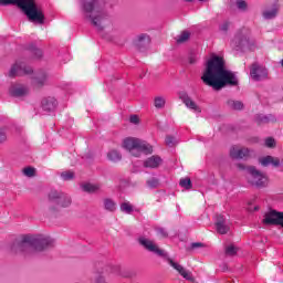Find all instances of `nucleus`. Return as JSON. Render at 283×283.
Wrapping results in <instances>:
<instances>
[{
    "label": "nucleus",
    "instance_id": "1",
    "mask_svg": "<svg viewBox=\"0 0 283 283\" xmlns=\"http://www.w3.org/2000/svg\"><path fill=\"white\" fill-rule=\"evenodd\" d=\"M201 81L205 85L212 87L216 92L224 90L227 85L235 87L239 83L235 73L227 70L224 57L218 55H213L207 61Z\"/></svg>",
    "mask_w": 283,
    "mask_h": 283
},
{
    "label": "nucleus",
    "instance_id": "27",
    "mask_svg": "<svg viewBox=\"0 0 283 283\" xmlns=\"http://www.w3.org/2000/svg\"><path fill=\"white\" fill-rule=\"evenodd\" d=\"M227 105L230 109L241 111L244 109V103L241 101L228 99Z\"/></svg>",
    "mask_w": 283,
    "mask_h": 283
},
{
    "label": "nucleus",
    "instance_id": "19",
    "mask_svg": "<svg viewBox=\"0 0 283 283\" xmlns=\"http://www.w3.org/2000/svg\"><path fill=\"white\" fill-rule=\"evenodd\" d=\"M59 106V102L54 97H46L42 99L41 107L43 112H54L56 107Z\"/></svg>",
    "mask_w": 283,
    "mask_h": 283
},
{
    "label": "nucleus",
    "instance_id": "21",
    "mask_svg": "<svg viewBox=\"0 0 283 283\" xmlns=\"http://www.w3.org/2000/svg\"><path fill=\"white\" fill-rule=\"evenodd\" d=\"M279 12H280V7H277V4H273L271 9L264 10L262 12V17L266 21H271V19H275V17H277Z\"/></svg>",
    "mask_w": 283,
    "mask_h": 283
},
{
    "label": "nucleus",
    "instance_id": "2",
    "mask_svg": "<svg viewBox=\"0 0 283 283\" xmlns=\"http://www.w3.org/2000/svg\"><path fill=\"white\" fill-rule=\"evenodd\" d=\"M84 19L91 22L93 28H96L99 32L105 29L103 23L107 19V12H105V0H81L80 1Z\"/></svg>",
    "mask_w": 283,
    "mask_h": 283
},
{
    "label": "nucleus",
    "instance_id": "39",
    "mask_svg": "<svg viewBox=\"0 0 283 283\" xmlns=\"http://www.w3.org/2000/svg\"><path fill=\"white\" fill-rule=\"evenodd\" d=\"M157 235H160V238H169V233L165 228H156Z\"/></svg>",
    "mask_w": 283,
    "mask_h": 283
},
{
    "label": "nucleus",
    "instance_id": "18",
    "mask_svg": "<svg viewBox=\"0 0 283 283\" xmlns=\"http://www.w3.org/2000/svg\"><path fill=\"white\" fill-rule=\"evenodd\" d=\"M160 165H163V158L158 155H153L144 161V167L146 169H158Z\"/></svg>",
    "mask_w": 283,
    "mask_h": 283
},
{
    "label": "nucleus",
    "instance_id": "42",
    "mask_svg": "<svg viewBox=\"0 0 283 283\" xmlns=\"http://www.w3.org/2000/svg\"><path fill=\"white\" fill-rule=\"evenodd\" d=\"M166 145H168V147H174V145H176V138L168 135L166 137Z\"/></svg>",
    "mask_w": 283,
    "mask_h": 283
},
{
    "label": "nucleus",
    "instance_id": "45",
    "mask_svg": "<svg viewBox=\"0 0 283 283\" xmlns=\"http://www.w3.org/2000/svg\"><path fill=\"white\" fill-rule=\"evenodd\" d=\"M138 122H139V119H138L137 115L130 116V123H133L134 125H138Z\"/></svg>",
    "mask_w": 283,
    "mask_h": 283
},
{
    "label": "nucleus",
    "instance_id": "5",
    "mask_svg": "<svg viewBox=\"0 0 283 283\" xmlns=\"http://www.w3.org/2000/svg\"><path fill=\"white\" fill-rule=\"evenodd\" d=\"M137 241L140 244V247H144L146 251H149V253H155V255H158V258H166V261L168 262V264H170V266H172L175 271L179 272L185 280H187L188 282H193V276L191 275V272L185 270L182 265H180L179 263H176L170 258H167V252L158 248V245L154 243V241L145 237H139Z\"/></svg>",
    "mask_w": 283,
    "mask_h": 283
},
{
    "label": "nucleus",
    "instance_id": "47",
    "mask_svg": "<svg viewBox=\"0 0 283 283\" xmlns=\"http://www.w3.org/2000/svg\"><path fill=\"white\" fill-rule=\"evenodd\" d=\"M260 210V208L259 207H254V211H259Z\"/></svg>",
    "mask_w": 283,
    "mask_h": 283
},
{
    "label": "nucleus",
    "instance_id": "20",
    "mask_svg": "<svg viewBox=\"0 0 283 283\" xmlns=\"http://www.w3.org/2000/svg\"><path fill=\"white\" fill-rule=\"evenodd\" d=\"M11 96L20 98V96H25L28 94V87L23 85H12L9 90Z\"/></svg>",
    "mask_w": 283,
    "mask_h": 283
},
{
    "label": "nucleus",
    "instance_id": "17",
    "mask_svg": "<svg viewBox=\"0 0 283 283\" xmlns=\"http://www.w3.org/2000/svg\"><path fill=\"white\" fill-rule=\"evenodd\" d=\"M178 96L179 99L182 101V103L186 105V107H188V109H193V112H200V107L198 106V104H196V102H193V99H191L187 92L181 91L178 93Z\"/></svg>",
    "mask_w": 283,
    "mask_h": 283
},
{
    "label": "nucleus",
    "instance_id": "11",
    "mask_svg": "<svg viewBox=\"0 0 283 283\" xmlns=\"http://www.w3.org/2000/svg\"><path fill=\"white\" fill-rule=\"evenodd\" d=\"M32 67L21 61H17L9 71V76L10 78H14L17 76H23V74H32Z\"/></svg>",
    "mask_w": 283,
    "mask_h": 283
},
{
    "label": "nucleus",
    "instance_id": "36",
    "mask_svg": "<svg viewBox=\"0 0 283 283\" xmlns=\"http://www.w3.org/2000/svg\"><path fill=\"white\" fill-rule=\"evenodd\" d=\"M22 174L24 176H27V178H34L35 174H36V169L32 168V167H27L22 170Z\"/></svg>",
    "mask_w": 283,
    "mask_h": 283
},
{
    "label": "nucleus",
    "instance_id": "37",
    "mask_svg": "<svg viewBox=\"0 0 283 283\" xmlns=\"http://www.w3.org/2000/svg\"><path fill=\"white\" fill-rule=\"evenodd\" d=\"M74 171L72 170H67V171H63L61 174V178L62 180L69 181V180H74Z\"/></svg>",
    "mask_w": 283,
    "mask_h": 283
},
{
    "label": "nucleus",
    "instance_id": "12",
    "mask_svg": "<svg viewBox=\"0 0 283 283\" xmlns=\"http://www.w3.org/2000/svg\"><path fill=\"white\" fill-rule=\"evenodd\" d=\"M151 43V38L147 33H140L134 40V45L139 52H147Z\"/></svg>",
    "mask_w": 283,
    "mask_h": 283
},
{
    "label": "nucleus",
    "instance_id": "8",
    "mask_svg": "<svg viewBox=\"0 0 283 283\" xmlns=\"http://www.w3.org/2000/svg\"><path fill=\"white\" fill-rule=\"evenodd\" d=\"M72 206V197L63 191L51 190L49 192L50 211H59V209H67Z\"/></svg>",
    "mask_w": 283,
    "mask_h": 283
},
{
    "label": "nucleus",
    "instance_id": "28",
    "mask_svg": "<svg viewBox=\"0 0 283 283\" xmlns=\"http://www.w3.org/2000/svg\"><path fill=\"white\" fill-rule=\"evenodd\" d=\"M167 103V99L163 96H156L154 99V106L156 109H163Z\"/></svg>",
    "mask_w": 283,
    "mask_h": 283
},
{
    "label": "nucleus",
    "instance_id": "24",
    "mask_svg": "<svg viewBox=\"0 0 283 283\" xmlns=\"http://www.w3.org/2000/svg\"><path fill=\"white\" fill-rule=\"evenodd\" d=\"M27 50L29 53H31V56H33V59H41L43 56V51L36 48L34 43L29 44L27 46Z\"/></svg>",
    "mask_w": 283,
    "mask_h": 283
},
{
    "label": "nucleus",
    "instance_id": "7",
    "mask_svg": "<svg viewBox=\"0 0 283 283\" xmlns=\"http://www.w3.org/2000/svg\"><path fill=\"white\" fill-rule=\"evenodd\" d=\"M123 147L127 149L132 156H135V158H140V154H145L146 156L154 154V147L149 143L134 137L124 139Z\"/></svg>",
    "mask_w": 283,
    "mask_h": 283
},
{
    "label": "nucleus",
    "instance_id": "23",
    "mask_svg": "<svg viewBox=\"0 0 283 283\" xmlns=\"http://www.w3.org/2000/svg\"><path fill=\"white\" fill-rule=\"evenodd\" d=\"M82 190L85 191L86 193H98L101 191V185L99 184H82L81 185Z\"/></svg>",
    "mask_w": 283,
    "mask_h": 283
},
{
    "label": "nucleus",
    "instance_id": "25",
    "mask_svg": "<svg viewBox=\"0 0 283 283\" xmlns=\"http://www.w3.org/2000/svg\"><path fill=\"white\" fill-rule=\"evenodd\" d=\"M103 207L105 211H109L111 213H114V211H116V201L114 199L105 198L103 200Z\"/></svg>",
    "mask_w": 283,
    "mask_h": 283
},
{
    "label": "nucleus",
    "instance_id": "10",
    "mask_svg": "<svg viewBox=\"0 0 283 283\" xmlns=\"http://www.w3.org/2000/svg\"><path fill=\"white\" fill-rule=\"evenodd\" d=\"M250 76L252 81H264L269 78V70L258 62H254L250 67Z\"/></svg>",
    "mask_w": 283,
    "mask_h": 283
},
{
    "label": "nucleus",
    "instance_id": "30",
    "mask_svg": "<svg viewBox=\"0 0 283 283\" xmlns=\"http://www.w3.org/2000/svg\"><path fill=\"white\" fill-rule=\"evenodd\" d=\"M120 211L123 213H133L134 212V206H132V203H129V201L123 202L120 205Z\"/></svg>",
    "mask_w": 283,
    "mask_h": 283
},
{
    "label": "nucleus",
    "instance_id": "9",
    "mask_svg": "<svg viewBox=\"0 0 283 283\" xmlns=\"http://www.w3.org/2000/svg\"><path fill=\"white\" fill-rule=\"evenodd\" d=\"M255 40L251 38V33L247 30H240L231 41V48L240 52V50H251L254 48Z\"/></svg>",
    "mask_w": 283,
    "mask_h": 283
},
{
    "label": "nucleus",
    "instance_id": "44",
    "mask_svg": "<svg viewBox=\"0 0 283 283\" xmlns=\"http://www.w3.org/2000/svg\"><path fill=\"white\" fill-rule=\"evenodd\" d=\"M202 247H205V243H202V242H193V243H191L190 249L191 250H193V249H202Z\"/></svg>",
    "mask_w": 283,
    "mask_h": 283
},
{
    "label": "nucleus",
    "instance_id": "49",
    "mask_svg": "<svg viewBox=\"0 0 283 283\" xmlns=\"http://www.w3.org/2000/svg\"><path fill=\"white\" fill-rule=\"evenodd\" d=\"M198 1H202V2H205V1H207V0H198Z\"/></svg>",
    "mask_w": 283,
    "mask_h": 283
},
{
    "label": "nucleus",
    "instance_id": "34",
    "mask_svg": "<svg viewBox=\"0 0 283 283\" xmlns=\"http://www.w3.org/2000/svg\"><path fill=\"white\" fill-rule=\"evenodd\" d=\"M231 28V21L226 20L219 25V31L222 32V34H227L229 32V29Z\"/></svg>",
    "mask_w": 283,
    "mask_h": 283
},
{
    "label": "nucleus",
    "instance_id": "26",
    "mask_svg": "<svg viewBox=\"0 0 283 283\" xmlns=\"http://www.w3.org/2000/svg\"><path fill=\"white\" fill-rule=\"evenodd\" d=\"M107 158L112 163H119V160H123V155H120V151L113 149L107 153Z\"/></svg>",
    "mask_w": 283,
    "mask_h": 283
},
{
    "label": "nucleus",
    "instance_id": "15",
    "mask_svg": "<svg viewBox=\"0 0 283 283\" xmlns=\"http://www.w3.org/2000/svg\"><path fill=\"white\" fill-rule=\"evenodd\" d=\"M251 156V150L247 147H238L233 146L230 149V158H233L234 160H247Z\"/></svg>",
    "mask_w": 283,
    "mask_h": 283
},
{
    "label": "nucleus",
    "instance_id": "22",
    "mask_svg": "<svg viewBox=\"0 0 283 283\" xmlns=\"http://www.w3.org/2000/svg\"><path fill=\"white\" fill-rule=\"evenodd\" d=\"M255 123L259 125H266L269 123H275V116L274 115H263V114H258L254 117Z\"/></svg>",
    "mask_w": 283,
    "mask_h": 283
},
{
    "label": "nucleus",
    "instance_id": "13",
    "mask_svg": "<svg viewBox=\"0 0 283 283\" xmlns=\"http://www.w3.org/2000/svg\"><path fill=\"white\" fill-rule=\"evenodd\" d=\"M259 165H261V167H274L277 169V167H283V159L268 155L259 158Z\"/></svg>",
    "mask_w": 283,
    "mask_h": 283
},
{
    "label": "nucleus",
    "instance_id": "16",
    "mask_svg": "<svg viewBox=\"0 0 283 283\" xmlns=\"http://www.w3.org/2000/svg\"><path fill=\"white\" fill-rule=\"evenodd\" d=\"M48 72L43 70L35 72L32 75L33 85L39 88L44 87L48 84Z\"/></svg>",
    "mask_w": 283,
    "mask_h": 283
},
{
    "label": "nucleus",
    "instance_id": "6",
    "mask_svg": "<svg viewBox=\"0 0 283 283\" xmlns=\"http://www.w3.org/2000/svg\"><path fill=\"white\" fill-rule=\"evenodd\" d=\"M237 167L241 171H247L248 182L252 185V187H256L258 189H264L265 187H269V176H266L265 172L258 170L255 166L237 164Z\"/></svg>",
    "mask_w": 283,
    "mask_h": 283
},
{
    "label": "nucleus",
    "instance_id": "4",
    "mask_svg": "<svg viewBox=\"0 0 283 283\" xmlns=\"http://www.w3.org/2000/svg\"><path fill=\"white\" fill-rule=\"evenodd\" d=\"M54 248V239L43 234H24L18 242V249L22 253H32V251H45Z\"/></svg>",
    "mask_w": 283,
    "mask_h": 283
},
{
    "label": "nucleus",
    "instance_id": "3",
    "mask_svg": "<svg viewBox=\"0 0 283 283\" xmlns=\"http://www.w3.org/2000/svg\"><path fill=\"white\" fill-rule=\"evenodd\" d=\"M0 6H17L31 23H45L43 7L36 0H0Z\"/></svg>",
    "mask_w": 283,
    "mask_h": 283
},
{
    "label": "nucleus",
    "instance_id": "32",
    "mask_svg": "<svg viewBox=\"0 0 283 283\" xmlns=\"http://www.w3.org/2000/svg\"><path fill=\"white\" fill-rule=\"evenodd\" d=\"M190 36H191V33L189 31H184L181 32L180 35L177 36V43H187Z\"/></svg>",
    "mask_w": 283,
    "mask_h": 283
},
{
    "label": "nucleus",
    "instance_id": "46",
    "mask_svg": "<svg viewBox=\"0 0 283 283\" xmlns=\"http://www.w3.org/2000/svg\"><path fill=\"white\" fill-rule=\"evenodd\" d=\"M186 1L187 3H193L195 0H184Z\"/></svg>",
    "mask_w": 283,
    "mask_h": 283
},
{
    "label": "nucleus",
    "instance_id": "38",
    "mask_svg": "<svg viewBox=\"0 0 283 283\" xmlns=\"http://www.w3.org/2000/svg\"><path fill=\"white\" fill-rule=\"evenodd\" d=\"M238 253V248L235 245L231 244L226 247V255H235Z\"/></svg>",
    "mask_w": 283,
    "mask_h": 283
},
{
    "label": "nucleus",
    "instance_id": "31",
    "mask_svg": "<svg viewBox=\"0 0 283 283\" xmlns=\"http://www.w3.org/2000/svg\"><path fill=\"white\" fill-rule=\"evenodd\" d=\"M146 185L150 188V189H158V187H160V180H158V178L153 177L150 179H148L146 181Z\"/></svg>",
    "mask_w": 283,
    "mask_h": 283
},
{
    "label": "nucleus",
    "instance_id": "40",
    "mask_svg": "<svg viewBox=\"0 0 283 283\" xmlns=\"http://www.w3.org/2000/svg\"><path fill=\"white\" fill-rule=\"evenodd\" d=\"M188 61L190 65H196V63H198V54L190 53Z\"/></svg>",
    "mask_w": 283,
    "mask_h": 283
},
{
    "label": "nucleus",
    "instance_id": "33",
    "mask_svg": "<svg viewBox=\"0 0 283 283\" xmlns=\"http://www.w3.org/2000/svg\"><path fill=\"white\" fill-rule=\"evenodd\" d=\"M115 273H117V275H120V277H132V273L127 270H124L120 266H115Z\"/></svg>",
    "mask_w": 283,
    "mask_h": 283
},
{
    "label": "nucleus",
    "instance_id": "14",
    "mask_svg": "<svg viewBox=\"0 0 283 283\" xmlns=\"http://www.w3.org/2000/svg\"><path fill=\"white\" fill-rule=\"evenodd\" d=\"M214 227L217 233H219L220 235H227V233H229V231L231 230V228L229 227V222L222 214H217Z\"/></svg>",
    "mask_w": 283,
    "mask_h": 283
},
{
    "label": "nucleus",
    "instance_id": "41",
    "mask_svg": "<svg viewBox=\"0 0 283 283\" xmlns=\"http://www.w3.org/2000/svg\"><path fill=\"white\" fill-rule=\"evenodd\" d=\"M265 147L273 149V147H275V139L273 137H268L265 139Z\"/></svg>",
    "mask_w": 283,
    "mask_h": 283
},
{
    "label": "nucleus",
    "instance_id": "35",
    "mask_svg": "<svg viewBox=\"0 0 283 283\" xmlns=\"http://www.w3.org/2000/svg\"><path fill=\"white\" fill-rule=\"evenodd\" d=\"M179 185H180V187H182L184 189H187V190H189L193 187L190 178L180 179Z\"/></svg>",
    "mask_w": 283,
    "mask_h": 283
},
{
    "label": "nucleus",
    "instance_id": "29",
    "mask_svg": "<svg viewBox=\"0 0 283 283\" xmlns=\"http://www.w3.org/2000/svg\"><path fill=\"white\" fill-rule=\"evenodd\" d=\"M234 6L240 12H247L249 10V3L245 0H235Z\"/></svg>",
    "mask_w": 283,
    "mask_h": 283
},
{
    "label": "nucleus",
    "instance_id": "43",
    "mask_svg": "<svg viewBox=\"0 0 283 283\" xmlns=\"http://www.w3.org/2000/svg\"><path fill=\"white\" fill-rule=\"evenodd\" d=\"M6 140H8V135L6 134V132L0 129V145H3V143H6Z\"/></svg>",
    "mask_w": 283,
    "mask_h": 283
},
{
    "label": "nucleus",
    "instance_id": "48",
    "mask_svg": "<svg viewBox=\"0 0 283 283\" xmlns=\"http://www.w3.org/2000/svg\"><path fill=\"white\" fill-rule=\"evenodd\" d=\"M280 63H281V66L283 67V59L280 61Z\"/></svg>",
    "mask_w": 283,
    "mask_h": 283
}]
</instances>
